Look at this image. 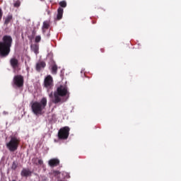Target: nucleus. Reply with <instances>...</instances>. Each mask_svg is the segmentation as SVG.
<instances>
[{
	"label": "nucleus",
	"mask_w": 181,
	"mask_h": 181,
	"mask_svg": "<svg viewBox=\"0 0 181 181\" xmlns=\"http://www.w3.org/2000/svg\"><path fill=\"white\" fill-rule=\"evenodd\" d=\"M69 94L70 93H69L67 87L66 86L60 85L54 92V95L53 92H52L49 95V97L52 99V103H53V104H62L67 101V99H64V97H69Z\"/></svg>",
	"instance_id": "obj_1"
},
{
	"label": "nucleus",
	"mask_w": 181,
	"mask_h": 181,
	"mask_svg": "<svg viewBox=\"0 0 181 181\" xmlns=\"http://www.w3.org/2000/svg\"><path fill=\"white\" fill-rule=\"evenodd\" d=\"M13 40L11 35H4L2 41H0V57H7L11 53V47H12Z\"/></svg>",
	"instance_id": "obj_2"
},
{
	"label": "nucleus",
	"mask_w": 181,
	"mask_h": 181,
	"mask_svg": "<svg viewBox=\"0 0 181 181\" xmlns=\"http://www.w3.org/2000/svg\"><path fill=\"white\" fill-rule=\"evenodd\" d=\"M47 98H42L40 102H34L31 105V110L35 115H42L43 110H46Z\"/></svg>",
	"instance_id": "obj_3"
},
{
	"label": "nucleus",
	"mask_w": 181,
	"mask_h": 181,
	"mask_svg": "<svg viewBox=\"0 0 181 181\" xmlns=\"http://www.w3.org/2000/svg\"><path fill=\"white\" fill-rule=\"evenodd\" d=\"M20 144L21 139L16 137V136H13L10 137V140L6 144V146L10 152H15L16 151H18Z\"/></svg>",
	"instance_id": "obj_4"
},
{
	"label": "nucleus",
	"mask_w": 181,
	"mask_h": 181,
	"mask_svg": "<svg viewBox=\"0 0 181 181\" xmlns=\"http://www.w3.org/2000/svg\"><path fill=\"white\" fill-rule=\"evenodd\" d=\"M70 135V127H64L61 128L58 132V139L66 140L69 138Z\"/></svg>",
	"instance_id": "obj_5"
},
{
	"label": "nucleus",
	"mask_w": 181,
	"mask_h": 181,
	"mask_svg": "<svg viewBox=\"0 0 181 181\" xmlns=\"http://www.w3.org/2000/svg\"><path fill=\"white\" fill-rule=\"evenodd\" d=\"M13 83L14 86L21 88V87H23L24 79L22 75H16L13 77Z\"/></svg>",
	"instance_id": "obj_6"
},
{
	"label": "nucleus",
	"mask_w": 181,
	"mask_h": 181,
	"mask_svg": "<svg viewBox=\"0 0 181 181\" xmlns=\"http://www.w3.org/2000/svg\"><path fill=\"white\" fill-rule=\"evenodd\" d=\"M53 77L50 75L47 76L44 80V87L47 90H52L53 88Z\"/></svg>",
	"instance_id": "obj_7"
},
{
	"label": "nucleus",
	"mask_w": 181,
	"mask_h": 181,
	"mask_svg": "<svg viewBox=\"0 0 181 181\" xmlns=\"http://www.w3.org/2000/svg\"><path fill=\"white\" fill-rule=\"evenodd\" d=\"M48 165L51 168H54L56 166H59V165H60V160L57 158H52L49 160Z\"/></svg>",
	"instance_id": "obj_8"
},
{
	"label": "nucleus",
	"mask_w": 181,
	"mask_h": 181,
	"mask_svg": "<svg viewBox=\"0 0 181 181\" xmlns=\"http://www.w3.org/2000/svg\"><path fill=\"white\" fill-rule=\"evenodd\" d=\"M21 175L23 177H28V176H32V171L29 168H23L21 170Z\"/></svg>",
	"instance_id": "obj_9"
},
{
	"label": "nucleus",
	"mask_w": 181,
	"mask_h": 181,
	"mask_svg": "<svg viewBox=\"0 0 181 181\" xmlns=\"http://www.w3.org/2000/svg\"><path fill=\"white\" fill-rule=\"evenodd\" d=\"M10 64L13 69H16V67L19 66V61L16 58L11 59Z\"/></svg>",
	"instance_id": "obj_10"
},
{
	"label": "nucleus",
	"mask_w": 181,
	"mask_h": 181,
	"mask_svg": "<svg viewBox=\"0 0 181 181\" xmlns=\"http://www.w3.org/2000/svg\"><path fill=\"white\" fill-rule=\"evenodd\" d=\"M46 67V62L41 61L36 64V70L37 71H40L42 69H45Z\"/></svg>",
	"instance_id": "obj_11"
},
{
	"label": "nucleus",
	"mask_w": 181,
	"mask_h": 181,
	"mask_svg": "<svg viewBox=\"0 0 181 181\" xmlns=\"http://www.w3.org/2000/svg\"><path fill=\"white\" fill-rule=\"evenodd\" d=\"M12 21H13V16H12V14H8L4 20V25L6 26H8V25H9V23H11V22H12Z\"/></svg>",
	"instance_id": "obj_12"
},
{
	"label": "nucleus",
	"mask_w": 181,
	"mask_h": 181,
	"mask_svg": "<svg viewBox=\"0 0 181 181\" xmlns=\"http://www.w3.org/2000/svg\"><path fill=\"white\" fill-rule=\"evenodd\" d=\"M50 28V21H45L43 22L42 24V33H45L46 32V29H49Z\"/></svg>",
	"instance_id": "obj_13"
},
{
	"label": "nucleus",
	"mask_w": 181,
	"mask_h": 181,
	"mask_svg": "<svg viewBox=\"0 0 181 181\" xmlns=\"http://www.w3.org/2000/svg\"><path fill=\"white\" fill-rule=\"evenodd\" d=\"M63 8L59 7L57 9V21H60L63 18Z\"/></svg>",
	"instance_id": "obj_14"
},
{
	"label": "nucleus",
	"mask_w": 181,
	"mask_h": 181,
	"mask_svg": "<svg viewBox=\"0 0 181 181\" xmlns=\"http://www.w3.org/2000/svg\"><path fill=\"white\" fill-rule=\"evenodd\" d=\"M31 50H33L35 54H39V45L36 44L32 45Z\"/></svg>",
	"instance_id": "obj_15"
},
{
	"label": "nucleus",
	"mask_w": 181,
	"mask_h": 181,
	"mask_svg": "<svg viewBox=\"0 0 181 181\" xmlns=\"http://www.w3.org/2000/svg\"><path fill=\"white\" fill-rule=\"evenodd\" d=\"M37 159H38L37 158H33V163L34 165H36L37 166V165H43V160L39 159L38 162H37Z\"/></svg>",
	"instance_id": "obj_16"
},
{
	"label": "nucleus",
	"mask_w": 181,
	"mask_h": 181,
	"mask_svg": "<svg viewBox=\"0 0 181 181\" xmlns=\"http://www.w3.org/2000/svg\"><path fill=\"white\" fill-rule=\"evenodd\" d=\"M52 175L55 177H57V179H58V180H60V179H61L60 176H62V173H60L59 171H57V170H54V171H53Z\"/></svg>",
	"instance_id": "obj_17"
},
{
	"label": "nucleus",
	"mask_w": 181,
	"mask_h": 181,
	"mask_svg": "<svg viewBox=\"0 0 181 181\" xmlns=\"http://www.w3.org/2000/svg\"><path fill=\"white\" fill-rule=\"evenodd\" d=\"M52 74H57V65L53 64L52 66Z\"/></svg>",
	"instance_id": "obj_18"
},
{
	"label": "nucleus",
	"mask_w": 181,
	"mask_h": 181,
	"mask_svg": "<svg viewBox=\"0 0 181 181\" xmlns=\"http://www.w3.org/2000/svg\"><path fill=\"white\" fill-rule=\"evenodd\" d=\"M61 8H66L67 6V2L66 1H62L59 3Z\"/></svg>",
	"instance_id": "obj_19"
},
{
	"label": "nucleus",
	"mask_w": 181,
	"mask_h": 181,
	"mask_svg": "<svg viewBox=\"0 0 181 181\" xmlns=\"http://www.w3.org/2000/svg\"><path fill=\"white\" fill-rule=\"evenodd\" d=\"M17 168H18V163H16V161H13L11 165V169L13 170H16Z\"/></svg>",
	"instance_id": "obj_20"
},
{
	"label": "nucleus",
	"mask_w": 181,
	"mask_h": 181,
	"mask_svg": "<svg viewBox=\"0 0 181 181\" xmlns=\"http://www.w3.org/2000/svg\"><path fill=\"white\" fill-rule=\"evenodd\" d=\"M42 40V37L40 35H37L35 37V42L39 43Z\"/></svg>",
	"instance_id": "obj_21"
},
{
	"label": "nucleus",
	"mask_w": 181,
	"mask_h": 181,
	"mask_svg": "<svg viewBox=\"0 0 181 181\" xmlns=\"http://www.w3.org/2000/svg\"><path fill=\"white\" fill-rule=\"evenodd\" d=\"M13 6L15 8H19V6H21V2L16 1V3L13 4Z\"/></svg>",
	"instance_id": "obj_22"
},
{
	"label": "nucleus",
	"mask_w": 181,
	"mask_h": 181,
	"mask_svg": "<svg viewBox=\"0 0 181 181\" xmlns=\"http://www.w3.org/2000/svg\"><path fill=\"white\" fill-rule=\"evenodd\" d=\"M3 15H4V13H2V9L0 8V21H1V19H2Z\"/></svg>",
	"instance_id": "obj_23"
},
{
	"label": "nucleus",
	"mask_w": 181,
	"mask_h": 181,
	"mask_svg": "<svg viewBox=\"0 0 181 181\" xmlns=\"http://www.w3.org/2000/svg\"><path fill=\"white\" fill-rule=\"evenodd\" d=\"M33 36H35V35H36V31L33 30Z\"/></svg>",
	"instance_id": "obj_24"
},
{
	"label": "nucleus",
	"mask_w": 181,
	"mask_h": 181,
	"mask_svg": "<svg viewBox=\"0 0 181 181\" xmlns=\"http://www.w3.org/2000/svg\"><path fill=\"white\" fill-rule=\"evenodd\" d=\"M47 15H50V11L49 10L47 11Z\"/></svg>",
	"instance_id": "obj_25"
}]
</instances>
